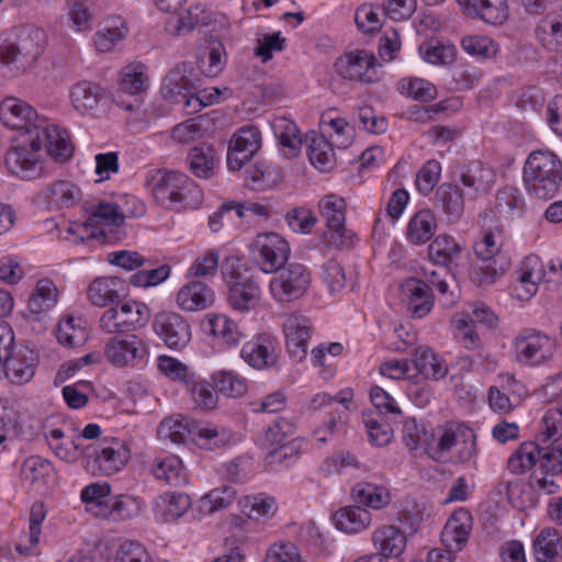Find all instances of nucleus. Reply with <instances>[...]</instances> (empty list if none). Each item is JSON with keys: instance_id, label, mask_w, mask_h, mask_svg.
<instances>
[{"instance_id": "41", "label": "nucleus", "mask_w": 562, "mask_h": 562, "mask_svg": "<svg viewBox=\"0 0 562 562\" xmlns=\"http://www.w3.org/2000/svg\"><path fill=\"white\" fill-rule=\"evenodd\" d=\"M235 498L236 491L232 486L213 488L199 499L198 510L202 515H211L231 506Z\"/></svg>"}, {"instance_id": "6", "label": "nucleus", "mask_w": 562, "mask_h": 562, "mask_svg": "<svg viewBox=\"0 0 562 562\" xmlns=\"http://www.w3.org/2000/svg\"><path fill=\"white\" fill-rule=\"evenodd\" d=\"M269 290L272 297L280 303H289L304 295L311 283L308 269L297 262L284 265L274 272Z\"/></svg>"}, {"instance_id": "25", "label": "nucleus", "mask_w": 562, "mask_h": 562, "mask_svg": "<svg viewBox=\"0 0 562 562\" xmlns=\"http://www.w3.org/2000/svg\"><path fill=\"white\" fill-rule=\"evenodd\" d=\"M305 140L311 165L319 172H330L336 165V157L328 139L313 133L307 135Z\"/></svg>"}, {"instance_id": "45", "label": "nucleus", "mask_w": 562, "mask_h": 562, "mask_svg": "<svg viewBox=\"0 0 562 562\" xmlns=\"http://www.w3.org/2000/svg\"><path fill=\"white\" fill-rule=\"evenodd\" d=\"M189 165L192 172L207 175L214 172L220 165V157L212 146L203 145L194 147L189 154Z\"/></svg>"}, {"instance_id": "52", "label": "nucleus", "mask_w": 562, "mask_h": 562, "mask_svg": "<svg viewBox=\"0 0 562 562\" xmlns=\"http://www.w3.org/2000/svg\"><path fill=\"white\" fill-rule=\"evenodd\" d=\"M462 48L471 56L480 59H490L498 50L496 43L483 35H468L461 41Z\"/></svg>"}, {"instance_id": "60", "label": "nucleus", "mask_w": 562, "mask_h": 562, "mask_svg": "<svg viewBox=\"0 0 562 562\" xmlns=\"http://www.w3.org/2000/svg\"><path fill=\"white\" fill-rule=\"evenodd\" d=\"M527 191L541 200H548L557 193L562 178H522Z\"/></svg>"}, {"instance_id": "57", "label": "nucleus", "mask_w": 562, "mask_h": 562, "mask_svg": "<svg viewBox=\"0 0 562 562\" xmlns=\"http://www.w3.org/2000/svg\"><path fill=\"white\" fill-rule=\"evenodd\" d=\"M225 64L224 48L220 43L209 47L205 55L199 59V68L206 77H215L221 74Z\"/></svg>"}, {"instance_id": "46", "label": "nucleus", "mask_w": 562, "mask_h": 562, "mask_svg": "<svg viewBox=\"0 0 562 562\" xmlns=\"http://www.w3.org/2000/svg\"><path fill=\"white\" fill-rule=\"evenodd\" d=\"M157 506L165 507L164 517L166 521L176 520L191 507V499L188 494L180 492H167L162 494Z\"/></svg>"}, {"instance_id": "39", "label": "nucleus", "mask_w": 562, "mask_h": 562, "mask_svg": "<svg viewBox=\"0 0 562 562\" xmlns=\"http://www.w3.org/2000/svg\"><path fill=\"white\" fill-rule=\"evenodd\" d=\"M205 330L228 346L237 345L243 336L237 324L225 315H209Z\"/></svg>"}, {"instance_id": "38", "label": "nucleus", "mask_w": 562, "mask_h": 562, "mask_svg": "<svg viewBox=\"0 0 562 562\" xmlns=\"http://www.w3.org/2000/svg\"><path fill=\"white\" fill-rule=\"evenodd\" d=\"M496 212L504 218H517L525 212V201L518 189L505 187L496 194Z\"/></svg>"}, {"instance_id": "37", "label": "nucleus", "mask_w": 562, "mask_h": 562, "mask_svg": "<svg viewBox=\"0 0 562 562\" xmlns=\"http://www.w3.org/2000/svg\"><path fill=\"white\" fill-rule=\"evenodd\" d=\"M57 296L58 291L53 281L41 279L29 299V311L33 314L46 312L56 305Z\"/></svg>"}, {"instance_id": "27", "label": "nucleus", "mask_w": 562, "mask_h": 562, "mask_svg": "<svg viewBox=\"0 0 562 562\" xmlns=\"http://www.w3.org/2000/svg\"><path fill=\"white\" fill-rule=\"evenodd\" d=\"M333 519L339 530L346 533H359L369 528L372 516L369 510L356 505L338 509Z\"/></svg>"}, {"instance_id": "36", "label": "nucleus", "mask_w": 562, "mask_h": 562, "mask_svg": "<svg viewBox=\"0 0 562 562\" xmlns=\"http://www.w3.org/2000/svg\"><path fill=\"white\" fill-rule=\"evenodd\" d=\"M127 33V27L120 18L108 20L94 34V45L99 52H111Z\"/></svg>"}, {"instance_id": "13", "label": "nucleus", "mask_w": 562, "mask_h": 562, "mask_svg": "<svg viewBox=\"0 0 562 562\" xmlns=\"http://www.w3.org/2000/svg\"><path fill=\"white\" fill-rule=\"evenodd\" d=\"M37 361V353L33 349L20 345L9 358H4L1 362L3 369L0 372V379L5 376L18 385L27 383L34 376Z\"/></svg>"}, {"instance_id": "19", "label": "nucleus", "mask_w": 562, "mask_h": 562, "mask_svg": "<svg viewBox=\"0 0 562 562\" xmlns=\"http://www.w3.org/2000/svg\"><path fill=\"white\" fill-rule=\"evenodd\" d=\"M240 357L255 369L270 368L278 358L276 344L269 336L260 335L243 346Z\"/></svg>"}, {"instance_id": "50", "label": "nucleus", "mask_w": 562, "mask_h": 562, "mask_svg": "<svg viewBox=\"0 0 562 562\" xmlns=\"http://www.w3.org/2000/svg\"><path fill=\"white\" fill-rule=\"evenodd\" d=\"M476 453V436L474 431L464 426L462 437L456 441L452 452H449L448 460L452 463H465Z\"/></svg>"}, {"instance_id": "28", "label": "nucleus", "mask_w": 562, "mask_h": 562, "mask_svg": "<svg viewBox=\"0 0 562 562\" xmlns=\"http://www.w3.org/2000/svg\"><path fill=\"white\" fill-rule=\"evenodd\" d=\"M122 281L120 278L103 277L93 280L88 289V299L95 306L117 303L121 299Z\"/></svg>"}, {"instance_id": "12", "label": "nucleus", "mask_w": 562, "mask_h": 562, "mask_svg": "<svg viewBox=\"0 0 562 562\" xmlns=\"http://www.w3.org/2000/svg\"><path fill=\"white\" fill-rule=\"evenodd\" d=\"M155 333L170 349H182L191 338V327L179 314L161 312L156 315L154 323Z\"/></svg>"}, {"instance_id": "35", "label": "nucleus", "mask_w": 562, "mask_h": 562, "mask_svg": "<svg viewBox=\"0 0 562 562\" xmlns=\"http://www.w3.org/2000/svg\"><path fill=\"white\" fill-rule=\"evenodd\" d=\"M80 196V189L69 180H57L47 189V203L55 209H69Z\"/></svg>"}, {"instance_id": "30", "label": "nucleus", "mask_w": 562, "mask_h": 562, "mask_svg": "<svg viewBox=\"0 0 562 562\" xmlns=\"http://www.w3.org/2000/svg\"><path fill=\"white\" fill-rule=\"evenodd\" d=\"M351 496L359 506L381 509L389 505L391 495L389 490L379 484L359 482L351 490Z\"/></svg>"}, {"instance_id": "23", "label": "nucleus", "mask_w": 562, "mask_h": 562, "mask_svg": "<svg viewBox=\"0 0 562 562\" xmlns=\"http://www.w3.org/2000/svg\"><path fill=\"white\" fill-rule=\"evenodd\" d=\"M260 296L261 290L258 283L250 278H246L231 284L227 300L234 310L244 312L256 307Z\"/></svg>"}, {"instance_id": "29", "label": "nucleus", "mask_w": 562, "mask_h": 562, "mask_svg": "<svg viewBox=\"0 0 562 562\" xmlns=\"http://www.w3.org/2000/svg\"><path fill=\"white\" fill-rule=\"evenodd\" d=\"M437 221L430 210L416 212L408 221L406 238L415 245L426 244L435 235Z\"/></svg>"}, {"instance_id": "14", "label": "nucleus", "mask_w": 562, "mask_h": 562, "mask_svg": "<svg viewBox=\"0 0 562 562\" xmlns=\"http://www.w3.org/2000/svg\"><path fill=\"white\" fill-rule=\"evenodd\" d=\"M473 526L469 510L460 508L447 520L441 531V542L449 551L459 552L468 543Z\"/></svg>"}, {"instance_id": "33", "label": "nucleus", "mask_w": 562, "mask_h": 562, "mask_svg": "<svg viewBox=\"0 0 562 562\" xmlns=\"http://www.w3.org/2000/svg\"><path fill=\"white\" fill-rule=\"evenodd\" d=\"M322 134L331 144V148H347L351 145L353 139V128L341 117H322L321 120Z\"/></svg>"}, {"instance_id": "17", "label": "nucleus", "mask_w": 562, "mask_h": 562, "mask_svg": "<svg viewBox=\"0 0 562 562\" xmlns=\"http://www.w3.org/2000/svg\"><path fill=\"white\" fill-rule=\"evenodd\" d=\"M214 291L204 282L192 280L182 285L177 293L178 306L187 312L204 311L213 305Z\"/></svg>"}, {"instance_id": "21", "label": "nucleus", "mask_w": 562, "mask_h": 562, "mask_svg": "<svg viewBox=\"0 0 562 562\" xmlns=\"http://www.w3.org/2000/svg\"><path fill=\"white\" fill-rule=\"evenodd\" d=\"M464 425L449 423L443 427H438L432 434V442L426 447L427 454L435 461H447L449 452H452L453 446L460 436Z\"/></svg>"}, {"instance_id": "24", "label": "nucleus", "mask_w": 562, "mask_h": 562, "mask_svg": "<svg viewBox=\"0 0 562 562\" xmlns=\"http://www.w3.org/2000/svg\"><path fill=\"white\" fill-rule=\"evenodd\" d=\"M186 72L187 66L182 64L166 75L161 85V94L165 99L175 103H181L183 98L195 89L196 85Z\"/></svg>"}, {"instance_id": "64", "label": "nucleus", "mask_w": 562, "mask_h": 562, "mask_svg": "<svg viewBox=\"0 0 562 562\" xmlns=\"http://www.w3.org/2000/svg\"><path fill=\"white\" fill-rule=\"evenodd\" d=\"M116 562H151L150 557L140 543L136 541H124L115 557Z\"/></svg>"}, {"instance_id": "5", "label": "nucleus", "mask_w": 562, "mask_h": 562, "mask_svg": "<svg viewBox=\"0 0 562 562\" xmlns=\"http://www.w3.org/2000/svg\"><path fill=\"white\" fill-rule=\"evenodd\" d=\"M150 318L147 305L140 302H125L106 308L100 317V328L106 334H124L144 327Z\"/></svg>"}, {"instance_id": "1", "label": "nucleus", "mask_w": 562, "mask_h": 562, "mask_svg": "<svg viewBox=\"0 0 562 562\" xmlns=\"http://www.w3.org/2000/svg\"><path fill=\"white\" fill-rule=\"evenodd\" d=\"M0 120L11 130H23L31 134L29 144H21L5 155V165L12 175L34 170L38 164L43 143L47 154L56 161H67L74 153L69 134L55 124H46L35 110L16 98H7L0 103Z\"/></svg>"}, {"instance_id": "15", "label": "nucleus", "mask_w": 562, "mask_h": 562, "mask_svg": "<svg viewBox=\"0 0 562 562\" xmlns=\"http://www.w3.org/2000/svg\"><path fill=\"white\" fill-rule=\"evenodd\" d=\"M546 272L538 256H527L517 270L514 292L521 301H527L538 291V284L543 280Z\"/></svg>"}, {"instance_id": "55", "label": "nucleus", "mask_w": 562, "mask_h": 562, "mask_svg": "<svg viewBox=\"0 0 562 562\" xmlns=\"http://www.w3.org/2000/svg\"><path fill=\"white\" fill-rule=\"evenodd\" d=\"M437 198L441 201L448 214L459 216L463 207V198L457 184L451 182L441 183L436 191Z\"/></svg>"}, {"instance_id": "2", "label": "nucleus", "mask_w": 562, "mask_h": 562, "mask_svg": "<svg viewBox=\"0 0 562 562\" xmlns=\"http://www.w3.org/2000/svg\"><path fill=\"white\" fill-rule=\"evenodd\" d=\"M158 435L173 443H184L189 435L192 439L198 440L202 447L210 450L226 446L233 438V432L227 428L211 423H189L176 416L162 419L158 427Z\"/></svg>"}, {"instance_id": "32", "label": "nucleus", "mask_w": 562, "mask_h": 562, "mask_svg": "<svg viewBox=\"0 0 562 562\" xmlns=\"http://www.w3.org/2000/svg\"><path fill=\"white\" fill-rule=\"evenodd\" d=\"M412 362L416 371L426 379L439 380L448 373V368L428 347L416 348Z\"/></svg>"}, {"instance_id": "34", "label": "nucleus", "mask_w": 562, "mask_h": 562, "mask_svg": "<svg viewBox=\"0 0 562 562\" xmlns=\"http://www.w3.org/2000/svg\"><path fill=\"white\" fill-rule=\"evenodd\" d=\"M153 473L159 481L172 486H180L187 482V474L182 461L177 456H167L156 459Z\"/></svg>"}, {"instance_id": "51", "label": "nucleus", "mask_w": 562, "mask_h": 562, "mask_svg": "<svg viewBox=\"0 0 562 562\" xmlns=\"http://www.w3.org/2000/svg\"><path fill=\"white\" fill-rule=\"evenodd\" d=\"M213 381L216 390L227 397H239L247 391L245 379L231 371L216 372Z\"/></svg>"}, {"instance_id": "43", "label": "nucleus", "mask_w": 562, "mask_h": 562, "mask_svg": "<svg viewBox=\"0 0 562 562\" xmlns=\"http://www.w3.org/2000/svg\"><path fill=\"white\" fill-rule=\"evenodd\" d=\"M541 448L535 442H524L519 446L507 462V468L513 473H522L533 468L537 461H541Z\"/></svg>"}, {"instance_id": "49", "label": "nucleus", "mask_w": 562, "mask_h": 562, "mask_svg": "<svg viewBox=\"0 0 562 562\" xmlns=\"http://www.w3.org/2000/svg\"><path fill=\"white\" fill-rule=\"evenodd\" d=\"M46 517V508L44 503L35 502L30 512V527L29 532L24 535L27 538L29 546L16 544V550L21 553H30L34 549L38 541L42 530V522Z\"/></svg>"}, {"instance_id": "44", "label": "nucleus", "mask_w": 562, "mask_h": 562, "mask_svg": "<svg viewBox=\"0 0 562 562\" xmlns=\"http://www.w3.org/2000/svg\"><path fill=\"white\" fill-rule=\"evenodd\" d=\"M461 246L448 235H438L428 247L429 258L437 265L448 266L461 252Z\"/></svg>"}, {"instance_id": "10", "label": "nucleus", "mask_w": 562, "mask_h": 562, "mask_svg": "<svg viewBox=\"0 0 562 562\" xmlns=\"http://www.w3.org/2000/svg\"><path fill=\"white\" fill-rule=\"evenodd\" d=\"M146 352L145 342L134 334L112 337L106 341L104 348L106 359L119 368L136 366L144 359Z\"/></svg>"}, {"instance_id": "16", "label": "nucleus", "mask_w": 562, "mask_h": 562, "mask_svg": "<svg viewBox=\"0 0 562 562\" xmlns=\"http://www.w3.org/2000/svg\"><path fill=\"white\" fill-rule=\"evenodd\" d=\"M104 98L101 86L91 81H79L69 90L71 105L81 115H94Z\"/></svg>"}, {"instance_id": "62", "label": "nucleus", "mask_w": 562, "mask_h": 562, "mask_svg": "<svg viewBox=\"0 0 562 562\" xmlns=\"http://www.w3.org/2000/svg\"><path fill=\"white\" fill-rule=\"evenodd\" d=\"M541 461L538 471H549L551 474L562 473V442H553L541 448Z\"/></svg>"}, {"instance_id": "11", "label": "nucleus", "mask_w": 562, "mask_h": 562, "mask_svg": "<svg viewBox=\"0 0 562 562\" xmlns=\"http://www.w3.org/2000/svg\"><path fill=\"white\" fill-rule=\"evenodd\" d=\"M312 331L311 319L301 313H293L284 321L285 345L293 361L301 362L305 359Z\"/></svg>"}, {"instance_id": "18", "label": "nucleus", "mask_w": 562, "mask_h": 562, "mask_svg": "<svg viewBox=\"0 0 562 562\" xmlns=\"http://www.w3.org/2000/svg\"><path fill=\"white\" fill-rule=\"evenodd\" d=\"M463 12L485 23L501 25L508 19L506 0H457Z\"/></svg>"}, {"instance_id": "20", "label": "nucleus", "mask_w": 562, "mask_h": 562, "mask_svg": "<svg viewBox=\"0 0 562 562\" xmlns=\"http://www.w3.org/2000/svg\"><path fill=\"white\" fill-rule=\"evenodd\" d=\"M372 542L378 550L376 553L386 560L397 558L403 553L406 547V536L401 528L394 525H385L372 532Z\"/></svg>"}, {"instance_id": "26", "label": "nucleus", "mask_w": 562, "mask_h": 562, "mask_svg": "<svg viewBox=\"0 0 562 562\" xmlns=\"http://www.w3.org/2000/svg\"><path fill=\"white\" fill-rule=\"evenodd\" d=\"M536 562H562V536L554 528H544L533 540Z\"/></svg>"}, {"instance_id": "7", "label": "nucleus", "mask_w": 562, "mask_h": 562, "mask_svg": "<svg viewBox=\"0 0 562 562\" xmlns=\"http://www.w3.org/2000/svg\"><path fill=\"white\" fill-rule=\"evenodd\" d=\"M252 261L265 273L282 268L290 257L288 241L277 233L258 234L249 246Z\"/></svg>"}, {"instance_id": "31", "label": "nucleus", "mask_w": 562, "mask_h": 562, "mask_svg": "<svg viewBox=\"0 0 562 562\" xmlns=\"http://www.w3.org/2000/svg\"><path fill=\"white\" fill-rule=\"evenodd\" d=\"M562 162L550 150L532 151L524 166V176H560Z\"/></svg>"}, {"instance_id": "9", "label": "nucleus", "mask_w": 562, "mask_h": 562, "mask_svg": "<svg viewBox=\"0 0 562 562\" xmlns=\"http://www.w3.org/2000/svg\"><path fill=\"white\" fill-rule=\"evenodd\" d=\"M130 457L131 453L125 443L116 438H111L110 441H105L88 454V458L92 459L88 464L92 463L93 474L98 472L101 475L110 476L120 472Z\"/></svg>"}, {"instance_id": "63", "label": "nucleus", "mask_w": 562, "mask_h": 562, "mask_svg": "<svg viewBox=\"0 0 562 562\" xmlns=\"http://www.w3.org/2000/svg\"><path fill=\"white\" fill-rule=\"evenodd\" d=\"M265 562H305L297 547L291 542L273 543L266 553Z\"/></svg>"}, {"instance_id": "8", "label": "nucleus", "mask_w": 562, "mask_h": 562, "mask_svg": "<svg viewBox=\"0 0 562 562\" xmlns=\"http://www.w3.org/2000/svg\"><path fill=\"white\" fill-rule=\"evenodd\" d=\"M378 66L380 65L371 52L357 49L337 58L335 70L342 79L373 82L378 80Z\"/></svg>"}, {"instance_id": "53", "label": "nucleus", "mask_w": 562, "mask_h": 562, "mask_svg": "<svg viewBox=\"0 0 562 562\" xmlns=\"http://www.w3.org/2000/svg\"><path fill=\"white\" fill-rule=\"evenodd\" d=\"M322 214L326 218L328 228H339L345 224V200L330 194L319 202Z\"/></svg>"}, {"instance_id": "59", "label": "nucleus", "mask_w": 562, "mask_h": 562, "mask_svg": "<svg viewBox=\"0 0 562 562\" xmlns=\"http://www.w3.org/2000/svg\"><path fill=\"white\" fill-rule=\"evenodd\" d=\"M294 431L295 427L291 422L284 418L278 419L266 431L265 445L267 449H273L291 440L290 437L294 435Z\"/></svg>"}, {"instance_id": "4", "label": "nucleus", "mask_w": 562, "mask_h": 562, "mask_svg": "<svg viewBox=\"0 0 562 562\" xmlns=\"http://www.w3.org/2000/svg\"><path fill=\"white\" fill-rule=\"evenodd\" d=\"M515 360L529 367L548 362L555 352V341L549 335L535 328H525L513 340Z\"/></svg>"}, {"instance_id": "3", "label": "nucleus", "mask_w": 562, "mask_h": 562, "mask_svg": "<svg viewBox=\"0 0 562 562\" xmlns=\"http://www.w3.org/2000/svg\"><path fill=\"white\" fill-rule=\"evenodd\" d=\"M46 34L35 27L23 29L14 42L0 45V61L23 72L33 67L44 50Z\"/></svg>"}, {"instance_id": "58", "label": "nucleus", "mask_w": 562, "mask_h": 562, "mask_svg": "<svg viewBox=\"0 0 562 562\" xmlns=\"http://www.w3.org/2000/svg\"><path fill=\"white\" fill-rule=\"evenodd\" d=\"M202 201V191L190 178H181L177 182L176 206L195 207Z\"/></svg>"}, {"instance_id": "54", "label": "nucleus", "mask_w": 562, "mask_h": 562, "mask_svg": "<svg viewBox=\"0 0 562 562\" xmlns=\"http://www.w3.org/2000/svg\"><path fill=\"white\" fill-rule=\"evenodd\" d=\"M260 132L254 126H247L234 135L229 146L252 158L260 148Z\"/></svg>"}, {"instance_id": "42", "label": "nucleus", "mask_w": 562, "mask_h": 562, "mask_svg": "<svg viewBox=\"0 0 562 562\" xmlns=\"http://www.w3.org/2000/svg\"><path fill=\"white\" fill-rule=\"evenodd\" d=\"M277 502L266 494L246 496L241 503L243 513L254 520L269 519L277 513Z\"/></svg>"}, {"instance_id": "40", "label": "nucleus", "mask_w": 562, "mask_h": 562, "mask_svg": "<svg viewBox=\"0 0 562 562\" xmlns=\"http://www.w3.org/2000/svg\"><path fill=\"white\" fill-rule=\"evenodd\" d=\"M146 66L135 61L126 65L121 72L120 90L128 94H139L147 89Z\"/></svg>"}, {"instance_id": "47", "label": "nucleus", "mask_w": 562, "mask_h": 562, "mask_svg": "<svg viewBox=\"0 0 562 562\" xmlns=\"http://www.w3.org/2000/svg\"><path fill=\"white\" fill-rule=\"evenodd\" d=\"M402 94L420 102H428L437 97V88L423 78H404L398 82Z\"/></svg>"}, {"instance_id": "22", "label": "nucleus", "mask_w": 562, "mask_h": 562, "mask_svg": "<svg viewBox=\"0 0 562 562\" xmlns=\"http://www.w3.org/2000/svg\"><path fill=\"white\" fill-rule=\"evenodd\" d=\"M403 290L407 296V311L412 317L422 318L431 311L434 296L430 293L429 284L417 279H411L405 282Z\"/></svg>"}, {"instance_id": "56", "label": "nucleus", "mask_w": 562, "mask_h": 562, "mask_svg": "<svg viewBox=\"0 0 562 562\" xmlns=\"http://www.w3.org/2000/svg\"><path fill=\"white\" fill-rule=\"evenodd\" d=\"M111 486L106 482H97L87 485L80 493L81 501L89 506V510L92 512L94 508L97 512L104 510L109 503L104 498L110 495Z\"/></svg>"}, {"instance_id": "48", "label": "nucleus", "mask_w": 562, "mask_h": 562, "mask_svg": "<svg viewBox=\"0 0 562 562\" xmlns=\"http://www.w3.org/2000/svg\"><path fill=\"white\" fill-rule=\"evenodd\" d=\"M303 441L299 438L291 439L281 446L270 449L266 457L268 463H278L289 468L293 465L301 456Z\"/></svg>"}, {"instance_id": "61", "label": "nucleus", "mask_w": 562, "mask_h": 562, "mask_svg": "<svg viewBox=\"0 0 562 562\" xmlns=\"http://www.w3.org/2000/svg\"><path fill=\"white\" fill-rule=\"evenodd\" d=\"M285 38L281 36L280 32L266 33L261 37L257 38L255 55L263 63H267L272 58L273 52H281L284 49Z\"/></svg>"}]
</instances>
